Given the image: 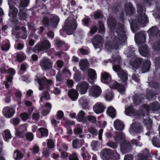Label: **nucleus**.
Returning <instances> with one entry per match:
<instances>
[{
    "mask_svg": "<svg viewBox=\"0 0 160 160\" xmlns=\"http://www.w3.org/2000/svg\"><path fill=\"white\" fill-rule=\"evenodd\" d=\"M108 24L109 27L113 30L114 28L116 30L114 32L115 38L114 39L112 44L109 43L105 44V48L107 49L108 52H113L118 48L120 44L123 45L125 44L127 37L125 34V31L122 23L118 24L116 25V20L113 17L110 18L108 20Z\"/></svg>",
    "mask_w": 160,
    "mask_h": 160,
    "instance_id": "1",
    "label": "nucleus"
},
{
    "mask_svg": "<svg viewBox=\"0 0 160 160\" xmlns=\"http://www.w3.org/2000/svg\"><path fill=\"white\" fill-rule=\"evenodd\" d=\"M113 61V70L117 73L118 77L120 78L122 82H125L124 86L120 85L118 83L115 81L112 80L109 82V86L111 88L116 89L118 91L122 94H125L126 88L127 84L126 83L128 80V78L127 73L125 72L121 68L120 66L118 65L120 63L121 58L118 53H117L116 55H113L112 56Z\"/></svg>",
    "mask_w": 160,
    "mask_h": 160,
    "instance_id": "2",
    "label": "nucleus"
},
{
    "mask_svg": "<svg viewBox=\"0 0 160 160\" xmlns=\"http://www.w3.org/2000/svg\"><path fill=\"white\" fill-rule=\"evenodd\" d=\"M137 8V12L139 15L137 18V21L133 20L131 22L129 21L131 29L134 33L137 30L138 25L143 27L144 24L148 22L146 15L142 11V7L140 5H138Z\"/></svg>",
    "mask_w": 160,
    "mask_h": 160,
    "instance_id": "3",
    "label": "nucleus"
},
{
    "mask_svg": "<svg viewBox=\"0 0 160 160\" xmlns=\"http://www.w3.org/2000/svg\"><path fill=\"white\" fill-rule=\"evenodd\" d=\"M134 51L135 50L133 47L131 46L124 52V53L127 55V57H132L130 61V64L133 69L135 68L137 69L140 67L142 60L140 58H135L133 56L134 55Z\"/></svg>",
    "mask_w": 160,
    "mask_h": 160,
    "instance_id": "4",
    "label": "nucleus"
},
{
    "mask_svg": "<svg viewBox=\"0 0 160 160\" xmlns=\"http://www.w3.org/2000/svg\"><path fill=\"white\" fill-rule=\"evenodd\" d=\"M114 139L117 143H122L120 146V150L122 154L128 152L129 151L131 148L130 144L125 142V137L124 134L121 133L117 135Z\"/></svg>",
    "mask_w": 160,
    "mask_h": 160,
    "instance_id": "5",
    "label": "nucleus"
},
{
    "mask_svg": "<svg viewBox=\"0 0 160 160\" xmlns=\"http://www.w3.org/2000/svg\"><path fill=\"white\" fill-rule=\"evenodd\" d=\"M59 21L58 16L53 15L51 16L49 19L47 17H44L42 20L43 24L46 27L51 26L53 28H55Z\"/></svg>",
    "mask_w": 160,
    "mask_h": 160,
    "instance_id": "6",
    "label": "nucleus"
},
{
    "mask_svg": "<svg viewBox=\"0 0 160 160\" xmlns=\"http://www.w3.org/2000/svg\"><path fill=\"white\" fill-rule=\"evenodd\" d=\"M18 0H8V4L9 6L10 11L8 13V16L11 18H13L12 20V22L15 24L19 23L16 19L17 16L18 10L17 9L13 6V4H16L18 2Z\"/></svg>",
    "mask_w": 160,
    "mask_h": 160,
    "instance_id": "7",
    "label": "nucleus"
},
{
    "mask_svg": "<svg viewBox=\"0 0 160 160\" xmlns=\"http://www.w3.org/2000/svg\"><path fill=\"white\" fill-rule=\"evenodd\" d=\"M70 18H69L66 19L63 27L67 34L68 35L72 34L77 28L76 20L70 21Z\"/></svg>",
    "mask_w": 160,
    "mask_h": 160,
    "instance_id": "8",
    "label": "nucleus"
},
{
    "mask_svg": "<svg viewBox=\"0 0 160 160\" xmlns=\"http://www.w3.org/2000/svg\"><path fill=\"white\" fill-rule=\"evenodd\" d=\"M39 65L43 70L47 71L52 68V63L51 60L44 58L40 60Z\"/></svg>",
    "mask_w": 160,
    "mask_h": 160,
    "instance_id": "9",
    "label": "nucleus"
},
{
    "mask_svg": "<svg viewBox=\"0 0 160 160\" xmlns=\"http://www.w3.org/2000/svg\"><path fill=\"white\" fill-rule=\"evenodd\" d=\"M37 80L39 85V89L40 90H42L45 88H48L49 85H51L53 83L52 81L48 80L45 77L41 79L37 78Z\"/></svg>",
    "mask_w": 160,
    "mask_h": 160,
    "instance_id": "10",
    "label": "nucleus"
},
{
    "mask_svg": "<svg viewBox=\"0 0 160 160\" xmlns=\"http://www.w3.org/2000/svg\"><path fill=\"white\" fill-rule=\"evenodd\" d=\"M51 46L49 42L45 40L41 42H40L35 46L34 50L36 52H39L43 50H47Z\"/></svg>",
    "mask_w": 160,
    "mask_h": 160,
    "instance_id": "11",
    "label": "nucleus"
},
{
    "mask_svg": "<svg viewBox=\"0 0 160 160\" xmlns=\"http://www.w3.org/2000/svg\"><path fill=\"white\" fill-rule=\"evenodd\" d=\"M89 87V84L87 82H79L77 84L76 88L80 94L83 95L86 93Z\"/></svg>",
    "mask_w": 160,
    "mask_h": 160,
    "instance_id": "12",
    "label": "nucleus"
},
{
    "mask_svg": "<svg viewBox=\"0 0 160 160\" xmlns=\"http://www.w3.org/2000/svg\"><path fill=\"white\" fill-rule=\"evenodd\" d=\"M102 91L98 86L95 85L92 87L89 90V95L94 98L98 97L101 93Z\"/></svg>",
    "mask_w": 160,
    "mask_h": 160,
    "instance_id": "13",
    "label": "nucleus"
},
{
    "mask_svg": "<svg viewBox=\"0 0 160 160\" xmlns=\"http://www.w3.org/2000/svg\"><path fill=\"white\" fill-rule=\"evenodd\" d=\"M142 127L139 123L136 122L132 123L131 127L129 129V132L132 135L139 133L142 131Z\"/></svg>",
    "mask_w": 160,
    "mask_h": 160,
    "instance_id": "14",
    "label": "nucleus"
},
{
    "mask_svg": "<svg viewBox=\"0 0 160 160\" xmlns=\"http://www.w3.org/2000/svg\"><path fill=\"white\" fill-rule=\"evenodd\" d=\"M143 110H145L146 112L147 115L148 114V111L149 110H152V111L158 110L160 109V106L159 103L156 102L153 103L151 104L149 106L147 105H144L142 106Z\"/></svg>",
    "mask_w": 160,
    "mask_h": 160,
    "instance_id": "15",
    "label": "nucleus"
},
{
    "mask_svg": "<svg viewBox=\"0 0 160 160\" xmlns=\"http://www.w3.org/2000/svg\"><path fill=\"white\" fill-rule=\"evenodd\" d=\"M28 125L24 124L19 126L17 128L15 129V133L16 136L21 137L23 136L27 130Z\"/></svg>",
    "mask_w": 160,
    "mask_h": 160,
    "instance_id": "16",
    "label": "nucleus"
},
{
    "mask_svg": "<svg viewBox=\"0 0 160 160\" xmlns=\"http://www.w3.org/2000/svg\"><path fill=\"white\" fill-rule=\"evenodd\" d=\"M105 108L104 104L102 102H97L93 106V110L94 112L97 114L102 113Z\"/></svg>",
    "mask_w": 160,
    "mask_h": 160,
    "instance_id": "17",
    "label": "nucleus"
},
{
    "mask_svg": "<svg viewBox=\"0 0 160 160\" xmlns=\"http://www.w3.org/2000/svg\"><path fill=\"white\" fill-rule=\"evenodd\" d=\"M112 77L108 72H102L101 73V81L104 83L108 84L111 81Z\"/></svg>",
    "mask_w": 160,
    "mask_h": 160,
    "instance_id": "18",
    "label": "nucleus"
},
{
    "mask_svg": "<svg viewBox=\"0 0 160 160\" xmlns=\"http://www.w3.org/2000/svg\"><path fill=\"white\" fill-rule=\"evenodd\" d=\"M103 39L102 37L98 35L96 36L92 41V42L95 48L99 47L100 44L103 42Z\"/></svg>",
    "mask_w": 160,
    "mask_h": 160,
    "instance_id": "19",
    "label": "nucleus"
},
{
    "mask_svg": "<svg viewBox=\"0 0 160 160\" xmlns=\"http://www.w3.org/2000/svg\"><path fill=\"white\" fill-rule=\"evenodd\" d=\"M2 112L6 118H10L13 115L14 110L13 109L7 107L3 108Z\"/></svg>",
    "mask_w": 160,
    "mask_h": 160,
    "instance_id": "20",
    "label": "nucleus"
},
{
    "mask_svg": "<svg viewBox=\"0 0 160 160\" xmlns=\"http://www.w3.org/2000/svg\"><path fill=\"white\" fill-rule=\"evenodd\" d=\"M112 153V151L106 148L101 152L100 155L102 159L107 160L110 158Z\"/></svg>",
    "mask_w": 160,
    "mask_h": 160,
    "instance_id": "21",
    "label": "nucleus"
},
{
    "mask_svg": "<svg viewBox=\"0 0 160 160\" xmlns=\"http://www.w3.org/2000/svg\"><path fill=\"white\" fill-rule=\"evenodd\" d=\"M146 38L143 33L140 32L135 35V41L138 44L144 42Z\"/></svg>",
    "mask_w": 160,
    "mask_h": 160,
    "instance_id": "22",
    "label": "nucleus"
},
{
    "mask_svg": "<svg viewBox=\"0 0 160 160\" xmlns=\"http://www.w3.org/2000/svg\"><path fill=\"white\" fill-rule=\"evenodd\" d=\"M88 75L89 78L88 81L91 83H92L96 78V73L95 70L91 68L88 70Z\"/></svg>",
    "mask_w": 160,
    "mask_h": 160,
    "instance_id": "23",
    "label": "nucleus"
},
{
    "mask_svg": "<svg viewBox=\"0 0 160 160\" xmlns=\"http://www.w3.org/2000/svg\"><path fill=\"white\" fill-rule=\"evenodd\" d=\"M139 51L140 54L143 57H147L148 55V50L147 46L145 44H142L139 47Z\"/></svg>",
    "mask_w": 160,
    "mask_h": 160,
    "instance_id": "24",
    "label": "nucleus"
},
{
    "mask_svg": "<svg viewBox=\"0 0 160 160\" xmlns=\"http://www.w3.org/2000/svg\"><path fill=\"white\" fill-rule=\"evenodd\" d=\"M104 93V98L106 101H110L112 100L113 98V95L111 89L106 90Z\"/></svg>",
    "mask_w": 160,
    "mask_h": 160,
    "instance_id": "25",
    "label": "nucleus"
},
{
    "mask_svg": "<svg viewBox=\"0 0 160 160\" xmlns=\"http://www.w3.org/2000/svg\"><path fill=\"white\" fill-rule=\"evenodd\" d=\"M79 65L81 70H84L89 67V64L87 59H84L80 60Z\"/></svg>",
    "mask_w": 160,
    "mask_h": 160,
    "instance_id": "26",
    "label": "nucleus"
},
{
    "mask_svg": "<svg viewBox=\"0 0 160 160\" xmlns=\"http://www.w3.org/2000/svg\"><path fill=\"white\" fill-rule=\"evenodd\" d=\"M68 95L72 100L75 101L78 98V93L75 90L71 89L68 91Z\"/></svg>",
    "mask_w": 160,
    "mask_h": 160,
    "instance_id": "27",
    "label": "nucleus"
},
{
    "mask_svg": "<svg viewBox=\"0 0 160 160\" xmlns=\"http://www.w3.org/2000/svg\"><path fill=\"white\" fill-rule=\"evenodd\" d=\"M150 65L151 62L150 61H145L142 67V72L145 73L148 72L149 69Z\"/></svg>",
    "mask_w": 160,
    "mask_h": 160,
    "instance_id": "28",
    "label": "nucleus"
},
{
    "mask_svg": "<svg viewBox=\"0 0 160 160\" xmlns=\"http://www.w3.org/2000/svg\"><path fill=\"white\" fill-rule=\"evenodd\" d=\"M139 159L138 160H151V157L148 154V151L146 149L145 152L140 154L139 156Z\"/></svg>",
    "mask_w": 160,
    "mask_h": 160,
    "instance_id": "29",
    "label": "nucleus"
},
{
    "mask_svg": "<svg viewBox=\"0 0 160 160\" xmlns=\"http://www.w3.org/2000/svg\"><path fill=\"white\" fill-rule=\"evenodd\" d=\"M29 11L25 10H20L19 16L20 18L23 20H26L29 17Z\"/></svg>",
    "mask_w": 160,
    "mask_h": 160,
    "instance_id": "30",
    "label": "nucleus"
},
{
    "mask_svg": "<svg viewBox=\"0 0 160 160\" xmlns=\"http://www.w3.org/2000/svg\"><path fill=\"white\" fill-rule=\"evenodd\" d=\"M79 102L83 108L86 109L88 108L89 100L87 98L85 97L81 98L79 100Z\"/></svg>",
    "mask_w": 160,
    "mask_h": 160,
    "instance_id": "31",
    "label": "nucleus"
},
{
    "mask_svg": "<svg viewBox=\"0 0 160 160\" xmlns=\"http://www.w3.org/2000/svg\"><path fill=\"white\" fill-rule=\"evenodd\" d=\"M115 128L118 130H122L124 128L123 123L120 120L117 119L114 122Z\"/></svg>",
    "mask_w": 160,
    "mask_h": 160,
    "instance_id": "32",
    "label": "nucleus"
},
{
    "mask_svg": "<svg viewBox=\"0 0 160 160\" xmlns=\"http://www.w3.org/2000/svg\"><path fill=\"white\" fill-rule=\"evenodd\" d=\"M107 112L108 114L112 118L115 117L116 115V111L112 106H110L108 107Z\"/></svg>",
    "mask_w": 160,
    "mask_h": 160,
    "instance_id": "33",
    "label": "nucleus"
},
{
    "mask_svg": "<svg viewBox=\"0 0 160 160\" xmlns=\"http://www.w3.org/2000/svg\"><path fill=\"white\" fill-rule=\"evenodd\" d=\"M85 113L82 110L80 111L78 113L77 118V120L79 122H84L85 121Z\"/></svg>",
    "mask_w": 160,
    "mask_h": 160,
    "instance_id": "34",
    "label": "nucleus"
},
{
    "mask_svg": "<svg viewBox=\"0 0 160 160\" xmlns=\"http://www.w3.org/2000/svg\"><path fill=\"white\" fill-rule=\"evenodd\" d=\"M10 46L9 41L6 40L3 42L2 44L1 45V49L3 51H7L10 48Z\"/></svg>",
    "mask_w": 160,
    "mask_h": 160,
    "instance_id": "35",
    "label": "nucleus"
},
{
    "mask_svg": "<svg viewBox=\"0 0 160 160\" xmlns=\"http://www.w3.org/2000/svg\"><path fill=\"white\" fill-rule=\"evenodd\" d=\"M142 115L143 116V119L144 120L143 123L144 124L147 126L150 127L152 124V121L149 119L148 115L145 116L144 114L143 113Z\"/></svg>",
    "mask_w": 160,
    "mask_h": 160,
    "instance_id": "36",
    "label": "nucleus"
},
{
    "mask_svg": "<svg viewBox=\"0 0 160 160\" xmlns=\"http://www.w3.org/2000/svg\"><path fill=\"white\" fill-rule=\"evenodd\" d=\"M21 29L22 32L18 33V35H17V38H21L22 39L26 38L27 37V33L26 31V29L23 27H22Z\"/></svg>",
    "mask_w": 160,
    "mask_h": 160,
    "instance_id": "37",
    "label": "nucleus"
},
{
    "mask_svg": "<svg viewBox=\"0 0 160 160\" xmlns=\"http://www.w3.org/2000/svg\"><path fill=\"white\" fill-rule=\"evenodd\" d=\"M45 108L42 112V114L44 116H46L48 114L52 108L51 104L49 103H46L45 104Z\"/></svg>",
    "mask_w": 160,
    "mask_h": 160,
    "instance_id": "38",
    "label": "nucleus"
},
{
    "mask_svg": "<svg viewBox=\"0 0 160 160\" xmlns=\"http://www.w3.org/2000/svg\"><path fill=\"white\" fill-rule=\"evenodd\" d=\"M125 10L128 14H131L133 11L132 5L131 3H128L125 5Z\"/></svg>",
    "mask_w": 160,
    "mask_h": 160,
    "instance_id": "39",
    "label": "nucleus"
},
{
    "mask_svg": "<svg viewBox=\"0 0 160 160\" xmlns=\"http://www.w3.org/2000/svg\"><path fill=\"white\" fill-rule=\"evenodd\" d=\"M144 95L143 94L140 95H135L134 97L133 102L136 104H139L143 98Z\"/></svg>",
    "mask_w": 160,
    "mask_h": 160,
    "instance_id": "40",
    "label": "nucleus"
},
{
    "mask_svg": "<svg viewBox=\"0 0 160 160\" xmlns=\"http://www.w3.org/2000/svg\"><path fill=\"white\" fill-rule=\"evenodd\" d=\"M3 136L4 140L6 142L11 139L12 137L10 131L8 130L4 131L3 134Z\"/></svg>",
    "mask_w": 160,
    "mask_h": 160,
    "instance_id": "41",
    "label": "nucleus"
},
{
    "mask_svg": "<svg viewBox=\"0 0 160 160\" xmlns=\"http://www.w3.org/2000/svg\"><path fill=\"white\" fill-rule=\"evenodd\" d=\"M91 146L92 150L95 151H98L101 148L98 142L97 141H94L92 142Z\"/></svg>",
    "mask_w": 160,
    "mask_h": 160,
    "instance_id": "42",
    "label": "nucleus"
},
{
    "mask_svg": "<svg viewBox=\"0 0 160 160\" xmlns=\"http://www.w3.org/2000/svg\"><path fill=\"white\" fill-rule=\"evenodd\" d=\"M152 47L155 52L160 51V37L159 40L154 43L152 45Z\"/></svg>",
    "mask_w": 160,
    "mask_h": 160,
    "instance_id": "43",
    "label": "nucleus"
},
{
    "mask_svg": "<svg viewBox=\"0 0 160 160\" xmlns=\"http://www.w3.org/2000/svg\"><path fill=\"white\" fill-rule=\"evenodd\" d=\"M134 110L132 107H129L126 108L125 110V114L128 116H132L134 115Z\"/></svg>",
    "mask_w": 160,
    "mask_h": 160,
    "instance_id": "44",
    "label": "nucleus"
},
{
    "mask_svg": "<svg viewBox=\"0 0 160 160\" xmlns=\"http://www.w3.org/2000/svg\"><path fill=\"white\" fill-rule=\"evenodd\" d=\"M49 95L48 92H44L41 95L40 100L42 102L44 100H48L49 99Z\"/></svg>",
    "mask_w": 160,
    "mask_h": 160,
    "instance_id": "45",
    "label": "nucleus"
},
{
    "mask_svg": "<svg viewBox=\"0 0 160 160\" xmlns=\"http://www.w3.org/2000/svg\"><path fill=\"white\" fill-rule=\"evenodd\" d=\"M158 29L156 27H152L148 31V34L150 37L156 33L158 31Z\"/></svg>",
    "mask_w": 160,
    "mask_h": 160,
    "instance_id": "46",
    "label": "nucleus"
},
{
    "mask_svg": "<svg viewBox=\"0 0 160 160\" xmlns=\"http://www.w3.org/2000/svg\"><path fill=\"white\" fill-rule=\"evenodd\" d=\"M23 155L18 151H16L14 152V158L16 160L22 158Z\"/></svg>",
    "mask_w": 160,
    "mask_h": 160,
    "instance_id": "47",
    "label": "nucleus"
},
{
    "mask_svg": "<svg viewBox=\"0 0 160 160\" xmlns=\"http://www.w3.org/2000/svg\"><path fill=\"white\" fill-rule=\"evenodd\" d=\"M25 55L24 53H18L16 56L17 60L18 62H21L24 59Z\"/></svg>",
    "mask_w": 160,
    "mask_h": 160,
    "instance_id": "48",
    "label": "nucleus"
},
{
    "mask_svg": "<svg viewBox=\"0 0 160 160\" xmlns=\"http://www.w3.org/2000/svg\"><path fill=\"white\" fill-rule=\"evenodd\" d=\"M29 3V0H21L20 7L22 8L26 7L28 6Z\"/></svg>",
    "mask_w": 160,
    "mask_h": 160,
    "instance_id": "49",
    "label": "nucleus"
},
{
    "mask_svg": "<svg viewBox=\"0 0 160 160\" xmlns=\"http://www.w3.org/2000/svg\"><path fill=\"white\" fill-rule=\"evenodd\" d=\"M39 131L41 133L42 136L47 137L48 135V130L44 128H41L39 129Z\"/></svg>",
    "mask_w": 160,
    "mask_h": 160,
    "instance_id": "50",
    "label": "nucleus"
},
{
    "mask_svg": "<svg viewBox=\"0 0 160 160\" xmlns=\"http://www.w3.org/2000/svg\"><path fill=\"white\" fill-rule=\"evenodd\" d=\"M20 117L23 121H25L30 117V115L25 112L20 114Z\"/></svg>",
    "mask_w": 160,
    "mask_h": 160,
    "instance_id": "51",
    "label": "nucleus"
},
{
    "mask_svg": "<svg viewBox=\"0 0 160 160\" xmlns=\"http://www.w3.org/2000/svg\"><path fill=\"white\" fill-rule=\"evenodd\" d=\"M73 79L76 81H79L81 79V74L80 72L75 73L73 77Z\"/></svg>",
    "mask_w": 160,
    "mask_h": 160,
    "instance_id": "52",
    "label": "nucleus"
},
{
    "mask_svg": "<svg viewBox=\"0 0 160 160\" xmlns=\"http://www.w3.org/2000/svg\"><path fill=\"white\" fill-rule=\"evenodd\" d=\"M12 77L11 76H8L6 77L7 81L4 82V84L7 88H9V86L8 84V82L11 83L12 79Z\"/></svg>",
    "mask_w": 160,
    "mask_h": 160,
    "instance_id": "53",
    "label": "nucleus"
},
{
    "mask_svg": "<svg viewBox=\"0 0 160 160\" xmlns=\"http://www.w3.org/2000/svg\"><path fill=\"white\" fill-rule=\"evenodd\" d=\"M99 33H102L105 32V29L103 24L101 22H99Z\"/></svg>",
    "mask_w": 160,
    "mask_h": 160,
    "instance_id": "54",
    "label": "nucleus"
},
{
    "mask_svg": "<svg viewBox=\"0 0 160 160\" xmlns=\"http://www.w3.org/2000/svg\"><path fill=\"white\" fill-rule=\"evenodd\" d=\"M26 138L30 141H32L34 138L33 134L31 132H27L26 134Z\"/></svg>",
    "mask_w": 160,
    "mask_h": 160,
    "instance_id": "55",
    "label": "nucleus"
},
{
    "mask_svg": "<svg viewBox=\"0 0 160 160\" xmlns=\"http://www.w3.org/2000/svg\"><path fill=\"white\" fill-rule=\"evenodd\" d=\"M147 96L149 100H152L154 99L155 97V95H154L153 92L152 93L151 91H149L147 93Z\"/></svg>",
    "mask_w": 160,
    "mask_h": 160,
    "instance_id": "56",
    "label": "nucleus"
},
{
    "mask_svg": "<svg viewBox=\"0 0 160 160\" xmlns=\"http://www.w3.org/2000/svg\"><path fill=\"white\" fill-rule=\"evenodd\" d=\"M159 142V140L157 139V138H154L152 140V143L153 145L159 148L160 147V145L158 143Z\"/></svg>",
    "mask_w": 160,
    "mask_h": 160,
    "instance_id": "57",
    "label": "nucleus"
},
{
    "mask_svg": "<svg viewBox=\"0 0 160 160\" xmlns=\"http://www.w3.org/2000/svg\"><path fill=\"white\" fill-rule=\"evenodd\" d=\"M70 160H79L78 157L75 152H73L69 157Z\"/></svg>",
    "mask_w": 160,
    "mask_h": 160,
    "instance_id": "58",
    "label": "nucleus"
},
{
    "mask_svg": "<svg viewBox=\"0 0 160 160\" xmlns=\"http://www.w3.org/2000/svg\"><path fill=\"white\" fill-rule=\"evenodd\" d=\"M10 122L13 125H16L19 124L20 120L18 118H12L10 120Z\"/></svg>",
    "mask_w": 160,
    "mask_h": 160,
    "instance_id": "59",
    "label": "nucleus"
},
{
    "mask_svg": "<svg viewBox=\"0 0 160 160\" xmlns=\"http://www.w3.org/2000/svg\"><path fill=\"white\" fill-rule=\"evenodd\" d=\"M79 141L78 139H75L72 142V146L74 148H77L79 147Z\"/></svg>",
    "mask_w": 160,
    "mask_h": 160,
    "instance_id": "60",
    "label": "nucleus"
},
{
    "mask_svg": "<svg viewBox=\"0 0 160 160\" xmlns=\"http://www.w3.org/2000/svg\"><path fill=\"white\" fill-rule=\"evenodd\" d=\"M87 118L88 120L92 123H95L96 121V118L93 116L88 115L87 116Z\"/></svg>",
    "mask_w": 160,
    "mask_h": 160,
    "instance_id": "61",
    "label": "nucleus"
},
{
    "mask_svg": "<svg viewBox=\"0 0 160 160\" xmlns=\"http://www.w3.org/2000/svg\"><path fill=\"white\" fill-rule=\"evenodd\" d=\"M131 142L132 144L135 145L137 146H139L141 147L142 145V144L141 142H138L137 141L134 139L132 140Z\"/></svg>",
    "mask_w": 160,
    "mask_h": 160,
    "instance_id": "62",
    "label": "nucleus"
},
{
    "mask_svg": "<svg viewBox=\"0 0 160 160\" xmlns=\"http://www.w3.org/2000/svg\"><path fill=\"white\" fill-rule=\"evenodd\" d=\"M89 132L92 135H97V131L93 128H90L88 129Z\"/></svg>",
    "mask_w": 160,
    "mask_h": 160,
    "instance_id": "63",
    "label": "nucleus"
},
{
    "mask_svg": "<svg viewBox=\"0 0 160 160\" xmlns=\"http://www.w3.org/2000/svg\"><path fill=\"white\" fill-rule=\"evenodd\" d=\"M107 145L111 148H115L117 147V145L116 144L114 143L110 142L107 143Z\"/></svg>",
    "mask_w": 160,
    "mask_h": 160,
    "instance_id": "64",
    "label": "nucleus"
}]
</instances>
